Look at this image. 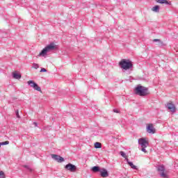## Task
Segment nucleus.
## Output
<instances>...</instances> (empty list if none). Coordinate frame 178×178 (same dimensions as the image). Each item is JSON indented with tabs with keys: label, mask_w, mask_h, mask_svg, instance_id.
Wrapping results in <instances>:
<instances>
[{
	"label": "nucleus",
	"mask_w": 178,
	"mask_h": 178,
	"mask_svg": "<svg viewBox=\"0 0 178 178\" xmlns=\"http://www.w3.org/2000/svg\"><path fill=\"white\" fill-rule=\"evenodd\" d=\"M57 49L58 47L56 46V44H55V43L54 42H51L46 46L38 55V56H47V54H48V52H51V51H55Z\"/></svg>",
	"instance_id": "f257e3e1"
},
{
	"label": "nucleus",
	"mask_w": 178,
	"mask_h": 178,
	"mask_svg": "<svg viewBox=\"0 0 178 178\" xmlns=\"http://www.w3.org/2000/svg\"><path fill=\"white\" fill-rule=\"evenodd\" d=\"M135 94H136V95H139L140 97H147V95L149 94V92L148 91V88L138 85L135 88Z\"/></svg>",
	"instance_id": "f03ea898"
},
{
	"label": "nucleus",
	"mask_w": 178,
	"mask_h": 178,
	"mask_svg": "<svg viewBox=\"0 0 178 178\" xmlns=\"http://www.w3.org/2000/svg\"><path fill=\"white\" fill-rule=\"evenodd\" d=\"M119 65L122 69H124V70H129V69L133 68V63L130 60L122 59L119 63Z\"/></svg>",
	"instance_id": "7ed1b4c3"
},
{
	"label": "nucleus",
	"mask_w": 178,
	"mask_h": 178,
	"mask_svg": "<svg viewBox=\"0 0 178 178\" xmlns=\"http://www.w3.org/2000/svg\"><path fill=\"white\" fill-rule=\"evenodd\" d=\"M28 84L29 86H30V87L35 90L36 91H39L40 92H41V87H40L38 84L34 82V81H28Z\"/></svg>",
	"instance_id": "20e7f679"
},
{
	"label": "nucleus",
	"mask_w": 178,
	"mask_h": 178,
	"mask_svg": "<svg viewBox=\"0 0 178 178\" xmlns=\"http://www.w3.org/2000/svg\"><path fill=\"white\" fill-rule=\"evenodd\" d=\"M65 169L66 170H69L70 172H74L76 170H77V167L70 163L65 166Z\"/></svg>",
	"instance_id": "39448f33"
},
{
	"label": "nucleus",
	"mask_w": 178,
	"mask_h": 178,
	"mask_svg": "<svg viewBox=\"0 0 178 178\" xmlns=\"http://www.w3.org/2000/svg\"><path fill=\"white\" fill-rule=\"evenodd\" d=\"M158 172H160V176L163 178L168 177V175L165 173V166L164 165H159L157 168Z\"/></svg>",
	"instance_id": "423d86ee"
},
{
	"label": "nucleus",
	"mask_w": 178,
	"mask_h": 178,
	"mask_svg": "<svg viewBox=\"0 0 178 178\" xmlns=\"http://www.w3.org/2000/svg\"><path fill=\"white\" fill-rule=\"evenodd\" d=\"M138 143L140 147H147L149 145L148 141H147L144 138H139Z\"/></svg>",
	"instance_id": "0eeeda50"
},
{
	"label": "nucleus",
	"mask_w": 178,
	"mask_h": 178,
	"mask_svg": "<svg viewBox=\"0 0 178 178\" xmlns=\"http://www.w3.org/2000/svg\"><path fill=\"white\" fill-rule=\"evenodd\" d=\"M52 159H54V161H56V162H58L59 163H62V162H65V159L58 154H51Z\"/></svg>",
	"instance_id": "6e6552de"
},
{
	"label": "nucleus",
	"mask_w": 178,
	"mask_h": 178,
	"mask_svg": "<svg viewBox=\"0 0 178 178\" xmlns=\"http://www.w3.org/2000/svg\"><path fill=\"white\" fill-rule=\"evenodd\" d=\"M166 108L170 111V112H176V106L173 104V103H172V102L167 103Z\"/></svg>",
	"instance_id": "1a4fd4ad"
},
{
	"label": "nucleus",
	"mask_w": 178,
	"mask_h": 178,
	"mask_svg": "<svg viewBox=\"0 0 178 178\" xmlns=\"http://www.w3.org/2000/svg\"><path fill=\"white\" fill-rule=\"evenodd\" d=\"M147 131L149 134H155V129H154L152 124H150L147 127Z\"/></svg>",
	"instance_id": "9d476101"
},
{
	"label": "nucleus",
	"mask_w": 178,
	"mask_h": 178,
	"mask_svg": "<svg viewBox=\"0 0 178 178\" xmlns=\"http://www.w3.org/2000/svg\"><path fill=\"white\" fill-rule=\"evenodd\" d=\"M100 176L102 177H108L109 176V173H108V170L105 168H102L100 170Z\"/></svg>",
	"instance_id": "9b49d317"
},
{
	"label": "nucleus",
	"mask_w": 178,
	"mask_h": 178,
	"mask_svg": "<svg viewBox=\"0 0 178 178\" xmlns=\"http://www.w3.org/2000/svg\"><path fill=\"white\" fill-rule=\"evenodd\" d=\"M153 42H157L156 45H158V47H163L165 45L163 42H162V40H161L159 39L153 40Z\"/></svg>",
	"instance_id": "f8f14e48"
},
{
	"label": "nucleus",
	"mask_w": 178,
	"mask_h": 178,
	"mask_svg": "<svg viewBox=\"0 0 178 178\" xmlns=\"http://www.w3.org/2000/svg\"><path fill=\"white\" fill-rule=\"evenodd\" d=\"M13 79H15L16 80H20V79H22V74L14 72H13Z\"/></svg>",
	"instance_id": "ddd939ff"
},
{
	"label": "nucleus",
	"mask_w": 178,
	"mask_h": 178,
	"mask_svg": "<svg viewBox=\"0 0 178 178\" xmlns=\"http://www.w3.org/2000/svg\"><path fill=\"white\" fill-rule=\"evenodd\" d=\"M156 1L158 3H161V4L165 3V5H170L171 4L170 1H168V0H156Z\"/></svg>",
	"instance_id": "4468645a"
},
{
	"label": "nucleus",
	"mask_w": 178,
	"mask_h": 178,
	"mask_svg": "<svg viewBox=\"0 0 178 178\" xmlns=\"http://www.w3.org/2000/svg\"><path fill=\"white\" fill-rule=\"evenodd\" d=\"M92 170L95 173H97V172H101V168H99V166H94L92 168Z\"/></svg>",
	"instance_id": "2eb2a0df"
},
{
	"label": "nucleus",
	"mask_w": 178,
	"mask_h": 178,
	"mask_svg": "<svg viewBox=\"0 0 178 178\" xmlns=\"http://www.w3.org/2000/svg\"><path fill=\"white\" fill-rule=\"evenodd\" d=\"M152 12L159 13V6H155L152 8Z\"/></svg>",
	"instance_id": "dca6fc26"
},
{
	"label": "nucleus",
	"mask_w": 178,
	"mask_h": 178,
	"mask_svg": "<svg viewBox=\"0 0 178 178\" xmlns=\"http://www.w3.org/2000/svg\"><path fill=\"white\" fill-rule=\"evenodd\" d=\"M120 155H121V156H122V158H124V159H126V161H127L129 159L127 158V156L126 155V153H124V152H123V151L120 152Z\"/></svg>",
	"instance_id": "f3484780"
},
{
	"label": "nucleus",
	"mask_w": 178,
	"mask_h": 178,
	"mask_svg": "<svg viewBox=\"0 0 178 178\" xmlns=\"http://www.w3.org/2000/svg\"><path fill=\"white\" fill-rule=\"evenodd\" d=\"M102 145L100 143L96 142L95 143V148L98 149V148H102Z\"/></svg>",
	"instance_id": "a211bd4d"
},
{
	"label": "nucleus",
	"mask_w": 178,
	"mask_h": 178,
	"mask_svg": "<svg viewBox=\"0 0 178 178\" xmlns=\"http://www.w3.org/2000/svg\"><path fill=\"white\" fill-rule=\"evenodd\" d=\"M0 178H5V173L3 171H0Z\"/></svg>",
	"instance_id": "6ab92c4d"
},
{
	"label": "nucleus",
	"mask_w": 178,
	"mask_h": 178,
	"mask_svg": "<svg viewBox=\"0 0 178 178\" xmlns=\"http://www.w3.org/2000/svg\"><path fill=\"white\" fill-rule=\"evenodd\" d=\"M127 162L131 168L134 165V164H133V162L129 161V159L127 160Z\"/></svg>",
	"instance_id": "aec40b11"
},
{
	"label": "nucleus",
	"mask_w": 178,
	"mask_h": 178,
	"mask_svg": "<svg viewBox=\"0 0 178 178\" xmlns=\"http://www.w3.org/2000/svg\"><path fill=\"white\" fill-rule=\"evenodd\" d=\"M33 67H34V69H38V67H40V66L38 65V64L34 63L33 64Z\"/></svg>",
	"instance_id": "412c9836"
},
{
	"label": "nucleus",
	"mask_w": 178,
	"mask_h": 178,
	"mask_svg": "<svg viewBox=\"0 0 178 178\" xmlns=\"http://www.w3.org/2000/svg\"><path fill=\"white\" fill-rule=\"evenodd\" d=\"M24 168H25V169H27V170H29V172H31L32 170L30 166L29 165H24Z\"/></svg>",
	"instance_id": "4be33fe9"
},
{
	"label": "nucleus",
	"mask_w": 178,
	"mask_h": 178,
	"mask_svg": "<svg viewBox=\"0 0 178 178\" xmlns=\"http://www.w3.org/2000/svg\"><path fill=\"white\" fill-rule=\"evenodd\" d=\"M1 145H8L9 144V141L6 140L5 142H1Z\"/></svg>",
	"instance_id": "5701e85b"
},
{
	"label": "nucleus",
	"mask_w": 178,
	"mask_h": 178,
	"mask_svg": "<svg viewBox=\"0 0 178 178\" xmlns=\"http://www.w3.org/2000/svg\"><path fill=\"white\" fill-rule=\"evenodd\" d=\"M15 115H16L17 118H18V119H20V115H19V110H17L15 111Z\"/></svg>",
	"instance_id": "b1692460"
},
{
	"label": "nucleus",
	"mask_w": 178,
	"mask_h": 178,
	"mask_svg": "<svg viewBox=\"0 0 178 178\" xmlns=\"http://www.w3.org/2000/svg\"><path fill=\"white\" fill-rule=\"evenodd\" d=\"M145 148H147V147H142L141 151L143 152H145V154H147V149H145Z\"/></svg>",
	"instance_id": "393cba45"
},
{
	"label": "nucleus",
	"mask_w": 178,
	"mask_h": 178,
	"mask_svg": "<svg viewBox=\"0 0 178 178\" xmlns=\"http://www.w3.org/2000/svg\"><path fill=\"white\" fill-rule=\"evenodd\" d=\"M131 169H134L135 170H138V168H137V166H136V165H134H134L131 166Z\"/></svg>",
	"instance_id": "a878e982"
},
{
	"label": "nucleus",
	"mask_w": 178,
	"mask_h": 178,
	"mask_svg": "<svg viewBox=\"0 0 178 178\" xmlns=\"http://www.w3.org/2000/svg\"><path fill=\"white\" fill-rule=\"evenodd\" d=\"M47 72V69H45V68H42V69L40 70V73H44V72Z\"/></svg>",
	"instance_id": "bb28decb"
},
{
	"label": "nucleus",
	"mask_w": 178,
	"mask_h": 178,
	"mask_svg": "<svg viewBox=\"0 0 178 178\" xmlns=\"http://www.w3.org/2000/svg\"><path fill=\"white\" fill-rule=\"evenodd\" d=\"M33 124L35 126V127H38V124L37 122H33Z\"/></svg>",
	"instance_id": "cd10ccee"
},
{
	"label": "nucleus",
	"mask_w": 178,
	"mask_h": 178,
	"mask_svg": "<svg viewBox=\"0 0 178 178\" xmlns=\"http://www.w3.org/2000/svg\"><path fill=\"white\" fill-rule=\"evenodd\" d=\"M113 112H115V113H119V111H118L117 109H114Z\"/></svg>",
	"instance_id": "c85d7f7f"
},
{
	"label": "nucleus",
	"mask_w": 178,
	"mask_h": 178,
	"mask_svg": "<svg viewBox=\"0 0 178 178\" xmlns=\"http://www.w3.org/2000/svg\"><path fill=\"white\" fill-rule=\"evenodd\" d=\"M1 145H2V144L0 143V147H1Z\"/></svg>",
	"instance_id": "c756f323"
}]
</instances>
